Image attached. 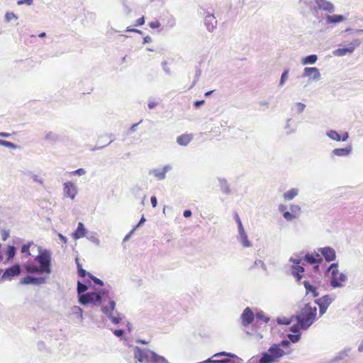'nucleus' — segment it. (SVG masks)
Segmentation results:
<instances>
[{
	"label": "nucleus",
	"mask_w": 363,
	"mask_h": 363,
	"mask_svg": "<svg viewBox=\"0 0 363 363\" xmlns=\"http://www.w3.org/2000/svg\"><path fill=\"white\" fill-rule=\"evenodd\" d=\"M79 303L83 306H100L101 312L115 325L119 324L123 319L121 313L116 310V303L110 297L108 288L86 293L79 297Z\"/></svg>",
	"instance_id": "f257e3e1"
},
{
	"label": "nucleus",
	"mask_w": 363,
	"mask_h": 363,
	"mask_svg": "<svg viewBox=\"0 0 363 363\" xmlns=\"http://www.w3.org/2000/svg\"><path fill=\"white\" fill-rule=\"evenodd\" d=\"M38 255L35 257L39 266L34 264L31 262H27L24 264L26 271L29 274H48L51 273V252L48 250H43L39 247Z\"/></svg>",
	"instance_id": "f03ea898"
},
{
	"label": "nucleus",
	"mask_w": 363,
	"mask_h": 363,
	"mask_svg": "<svg viewBox=\"0 0 363 363\" xmlns=\"http://www.w3.org/2000/svg\"><path fill=\"white\" fill-rule=\"evenodd\" d=\"M317 316V307L311 303H306L296 315L297 323L301 329L307 330L315 321Z\"/></svg>",
	"instance_id": "7ed1b4c3"
},
{
	"label": "nucleus",
	"mask_w": 363,
	"mask_h": 363,
	"mask_svg": "<svg viewBox=\"0 0 363 363\" xmlns=\"http://www.w3.org/2000/svg\"><path fill=\"white\" fill-rule=\"evenodd\" d=\"M134 357L140 363H169L162 356L150 350H142L138 347L134 349Z\"/></svg>",
	"instance_id": "20e7f679"
},
{
	"label": "nucleus",
	"mask_w": 363,
	"mask_h": 363,
	"mask_svg": "<svg viewBox=\"0 0 363 363\" xmlns=\"http://www.w3.org/2000/svg\"><path fill=\"white\" fill-rule=\"evenodd\" d=\"M285 354L284 351L280 347V345L274 344L268 350L267 352L262 354L259 360V363H273L276 359L281 357ZM250 363H253L254 359H251Z\"/></svg>",
	"instance_id": "39448f33"
},
{
	"label": "nucleus",
	"mask_w": 363,
	"mask_h": 363,
	"mask_svg": "<svg viewBox=\"0 0 363 363\" xmlns=\"http://www.w3.org/2000/svg\"><path fill=\"white\" fill-rule=\"evenodd\" d=\"M337 267V263H333L327 269L328 272H331L330 285L333 289L343 287L344 283L347 281V275L342 272H340Z\"/></svg>",
	"instance_id": "423d86ee"
},
{
	"label": "nucleus",
	"mask_w": 363,
	"mask_h": 363,
	"mask_svg": "<svg viewBox=\"0 0 363 363\" xmlns=\"http://www.w3.org/2000/svg\"><path fill=\"white\" fill-rule=\"evenodd\" d=\"M313 16L318 17L320 11H325L328 13H334L335 7L334 4L328 0H315V7L312 8Z\"/></svg>",
	"instance_id": "0eeeda50"
},
{
	"label": "nucleus",
	"mask_w": 363,
	"mask_h": 363,
	"mask_svg": "<svg viewBox=\"0 0 363 363\" xmlns=\"http://www.w3.org/2000/svg\"><path fill=\"white\" fill-rule=\"evenodd\" d=\"M360 40L354 39L351 43H348L347 47L334 50L333 51V55L337 57H342L347 54H352L354 50L360 45Z\"/></svg>",
	"instance_id": "6e6552de"
},
{
	"label": "nucleus",
	"mask_w": 363,
	"mask_h": 363,
	"mask_svg": "<svg viewBox=\"0 0 363 363\" xmlns=\"http://www.w3.org/2000/svg\"><path fill=\"white\" fill-rule=\"evenodd\" d=\"M335 295H325L320 298L315 300V305L319 306V313L323 315L327 311L328 306L334 301Z\"/></svg>",
	"instance_id": "1a4fd4ad"
},
{
	"label": "nucleus",
	"mask_w": 363,
	"mask_h": 363,
	"mask_svg": "<svg viewBox=\"0 0 363 363\" xmlns=\"http://www.w3.org/2000/svg\"><path fill=\"white\" fill-rule=\"evenodd\" d=\"M298 6L300 12L303 16H308V14L313 15V7H315V3L313 4L312 0H299Z\"/></svg>",
	"instance_id": "9d476101"
},
{
	"label": "nucleus",
	"mask_w": 363,
	"mask_h": 363,
	"mask_svg": "<svg viewBox=\"0 0 363 363\" xmlns=\"http://www.w3.org/2000/svg\"><path fill=\"white\" fill-rule=\"evenodd\" d=\"M21 273V267L20 265L16 264L13 265L11 267L7 268L3 275L1 276L2 280L10 279L11 277H17Z\"/></svg>",
	"instance_id": "9b49d317"
},
{
	"label": "nucleus",
	"mask_w": 363,
	"mask_h": 363,
	"mask_svg": "<svg viewBox=\"0 0 363 363\" xmlns=\"http://www.w3.org/2000/svg\"><path fill=\"white\" fill-rule=\"evenodd\" d=\"M255 318V314L252 310L247 307L242 312L240 316L242 325L245 327L248 326L252 323Z\"/></svg>",
	"instance_id": "f8f14e48"
},
{
	"label": "nucleus",
	"mask_w": 363,
	"mask_h": 363,
	"mask_svg": "<svg viewBox=\"0 0 363 363\" xmlns=\"http://www.w3.org/2000/svg\"><path fill=\"white\" fill-rule=\"evenodd\" d=\"M45 279L44 277H34L30 275H27L20 281L21 284H33V285H41L45 283Z\"/></svg>",
	"instance_id": "ddd939ff"
},
{
	"label": "nucleus",
	"mask_w": 363,
	"mask_h": 363,
	"mask_svg": "<svg viewBox=\"0 0 363 363\" xmlns=\"http://www.w3.org/2000/svg\"><path fill=\"white\" fill-rule=\"evenodd\" d=\"M64 195L67 197L74 199L77 194V186L71 182H67L64 184Z\"/></svg>",
	"instance_id": "4468645a"
},
{
	"label": "nucleus",
	"mask_w": 363,
	"mask_h": 363,
	"mask_svg": "<svg viewBox=\"0 0 363 363\" xmlns=\"http://www.w3.org/2000/svg\"><path fill=\"white\" fill-rule=\"evenodd\" d=\"M324 259L327 262H332L336 258V252L331 247H324L318 249Z\"/></svg>",
	"instance_id": "2eb2a0df"
},
{
	"label": "nucleus",
	"mask_w": 363,
	"mask_h": 363,
	"mask_svg": "<svg viewBox=\"0 0 363 363\" xmlns=\"http://www.w3.org/2000/svg\"><path fill=\"white\" fill-rule=\"evenodd\" d=\"M170 169H172V166L169 164H167L162 169H150L149 171V174L154 175L158 180H163L166 178V173Z\"/></svg>",
	"instance_id": "dca6fc26"
},
{
	"label": "nucleus",
	"mask_w": 363,
	"mask_h": 363,
	"mask_svg": "<svg viewBox=\"0 0 363 363\" xmlns=\"http://www.w3.org/2000/svg\"><path fill=\"white\" fill-rule=\"evenodd\" d=\"M204 24L207 30L213 33L217 26V20L213 14L208 13L204 19Z\"/></svg>",
	"instance_id": "f3484780"
},
{
	"label": "nucleus",
	"mask_w": 363,
	"mask_h": 363,
	"mask_svg": "<svg viewBox=\"0 0 363 363\" xmlns=\"http://www.w3.org/2000/svg\"><path fill=\"white\" fill-rule=\"evenodd\" d=\"M311 76H312L313 79L319 80L320 78L319 69L316 67H305L302 77H306Z\"/></svg>",
	"instance_id": "a211bd4d"
},
{
	"label": "nucleus",
	"mask_w": 363,
	"mask_h": 363,
	"mask_svg": "<svg viewBox=\"0 0 363 363\" xmlns=\"http://www.w3.org/2000/svg\"><path fill=\"white\" fill-rule=\"evenodd\" d=\"M305 269L301 265H292L291 267V273L296 279L297 282H300L301 279L303 277V272Z\"/></svg>",
	"instance_id": "6ab92c4d"
},
{
	"label": "nucleus",
	"mask_w": 363,
	"mask_h": 363,
	"mask_svg": "<svg viewBox=\"0 0 363 363\" xmlns=\"http://www.w3.org/2000/svg\"><path fill=\"white\" fill-rule=\"evenodd\" d=\"M87 233V230L84 227V225L82 222H79L76 230L73 233L72 236L74 240H79L84 238Z\"/></svg>",
	"instance_id": "aec40b11"
},
{
	"label": "nucleus",
	"mask_w": 363,
	"mask_h": 363,
	"mask_svg": "<svg viewBox=\"0 0 363 363\" xmlns=\"http://www.w3.org/2000/svg\"><path fill=\"white\" fill-rule=\"evenodd\" d=\"M346 18L342 15L335 14V15H326L325 22L326 24H337L343 22Z\"/></svg>",
	"instance_id": "412c9836"
},
{
	"label": "nucleus",
	"mask_w": 363,
	"mask_h": 363,
	"mask_svg": "<svg viewBox=\"0 0 363 363\" xmlns=\"http://www.w3.org/2000/svg\"><path fill=\"white\" fill-rule=\"evenodd\" d=\"M237 239L244 247H250L252 246V244L248 240L247 235L245 230L238 231Z\"/></svg>",
	"instance_id": "4be33fe9"
},
{
	"label": "nucleus",
	"mask_w": 363,
	"mask_h": 363,
	"mask_svg": "<svg viewBox=\"0 0 363 363\" xmlns=\"http://www.w3.org/2000/svg\"><path fill=\"white\" fill-rule=\"evenodd\" d=\"M305 260L309 264H319L322 262V258L318 253H307L305 257Z\"/></svg>",
	"instance_id": "5701e85b"
},
{
	"label": "nucleus",
	"mask_w": 363,
	"mask_h": 363,
	"mask_svg": "<svg viewBox=\"0 0 363 363\" xmlns=\"http://www.w3.org/2000/svg\"><path fill=\"white\" fill-rule=\"evenodd\" d=\"M352 146H347L344 148H335L332 151V155L338 157H345L352 152Z\"/></svg>",
	"instance_id": "b1692460"
},
{
	"label": "nucleus",
	"mask_w": 363,
	"mask_h": 363,
	"mask_svg": "<svg viewBox=\"0 0 363 363\" xmlns=\"http://www.w3.org/2000/svg\"><path fill=\"white\" fill-rule=\"evenodd\" d=\"M192 140V136L189 134H183L177 138V143L182 146L187 145Z\"/></svg>",
	"instance_id": "393cba45"
},
{
	"label": "nucleus",
	"mask_w": 363,
	"mask_h": 363,
	"mask_svg": "<svg viewBox=\"0 0 363 363\" xmlns=\"http://www.w3.org/2000/svg\"><path fill=\"white\" fill-rule=\"evenodd\" d=\"M298 194V189L293 188L287 191L283 194V198L285 201H291Z\"/></svg>",
	"instance_id": "a878e982"
},
{
	"label": "nucleus",
	"mask_w": 363,
	"mask_h": 363,
	"mask_svg": "<svg viewBox=\"0 0 363 363\" xmlns=\"http://www.w3.org/2000/svg\"><path fill=\"white\" fill-rule=\"evenodd\" d=\"M303 284L306 290V294L312 293L313 297L318 296L317 289L310 284L308 281H303Z\"/></svg>",
	"instance_id": "bb28decb"
},
{
	"label": "nucleus",
	"mask_w": 363,
	"mask_h": 363,
	"mask_svg": "<svg viewBox=\"0 0 363 363\" xmlns=\"http://www.w3.org/2000/svg\"><path fill=\"white\" fill-rule=\"evenodd\" d=\"M351 351V348L347 347L344 350L340 351L335 356L333 361H339L345 359L346 357L348 356L349 353Z\"/></svg>",
	"instance_id": "cd10ccee"
},
{
	"label": "nucleus",
	"mask_w": 363,
	"mask_h": 363,
	"mask_svg": "<svg viewBox=\"0 0 363 363\" xmlns=\"http://www.w3.org/2000/svg\"><path fill=\"white\" fill-rule=\"evenodd\" d=\"M69 314L75 315L77 318L83 320V310L77 306H74L70 308Z\"/></svg>",
	"instance_id": "c85d7f7f"
},
{
	"label": "nucleus",
	"mask_w": 363,
	"mask_h": 363,
	"mask_svg": "<svg viewBox=\"0 0 363 363\" xmlns=\"http://www.w3.org/2000/svg\"><path fill=\"white\" fill-rule=\"evenodd\" d=\"M218 182L220 186V189L222 192H223L225 194H230L231 191L228 185V182L225 179L223 178H219Z\"/></svg>",
	"instance_id": "c756f323"
},
{
	"label": "nucleus",
	"mask_w": 363,
	"mask_h": 363,
	"mask_svg": "<svg viewBox=\"0 0 363 363\" xmlns=\"http://www.w3.org/2000/svg\"><path fill=\"white\" fill-rule=\"evenodd\" d=\"M44 140L50 143H55L59 140V135L53 132H48L44 136Z\"/></svg>",
	"instance_id": "7c9ffc66"
},
{
	"label": "nucleus",
	"mask_w": 363,
	"mask_h": 363,
	"mask_svg": "<svg viewBox=\"0 0 363 363\" xmlns=\"http://www.w3.org/2000/svg\"><path fill=\"white\" fill-rule=\"evenodd\" d=\"M318 57L316 55H310L302 59L301 63L303 65H313L316 62Z\"/></svg>",
	"instance_id": "2f4dec72"
},
{
	"label": "nucleus",
	"mask_w": 363,
	"mask_h": 363,
	"mask_svg": "<svg viewBox=\"0 0 363 363\" xmlns=\"http://www.w3.org/2000/svg\"><path fill=\"white\" fill-rule=\"evenodd\" d=\"M326 135L333 140L341 141V135L335 130H330L327 131Z\"/></svg>",
	"instance_id": "473e14b6"
},
{
	"label": "nucleus",
	"mask_w": 363,
	"mask_h": 363,
	"mask_svg": "<svg viewBox=\"0 0 363 363\" xmlns=\"http://www.w3.org/2000/svg\"><path fill=\"white\" fill-rule=\"evenodd\" d=\"M88 287L86 284H82L79 281L77 282V294H78V298L80 297L82 295H84L86 293V291L87 290Z\"/></svg>",
	"instance_id": "72a5a7b5"
},
{
	"label": "nucleus",
	"mask_w": 363,
	"mask_h": 363,
	"mask_svg": "<svg viewBox=\"0 0 363 363\" xmlns=\"http://www.w3.org/2000/svg\"><path fill=\"white\" fill-rule=\"evenodd\" d=\"M289 69H285L284 70V72H282L281 76V79H280V81H279V87L284 86V85L285 84L286 82L288 80V79H289Z\"/></svg>",
	"instance_id": "f704fd0d"
},
{
	"label": "nucleus",
	"mask_w": 363,
	"mask_h": 363,
	"mask_svg": "<svg viewBox=\"0 0 363 363\" xmlns=\"http://www.w3.org/2000/svg\"><path fill=\"white\" fill-rule=\"evenodd\" d=\"M306 105L301 102H297L294 104V106L292 107V110L296 111V112L298 114H300L303 113L305 110Z\"/></svg>",
	"instance_id": "c9c22d12"
},
{
	"label": "nucleus",
	"mask_w": 363,
	"mask_h": 363,
	"mask_svg": "<svg viewBox=\"0 0 363 363\" xmlns=\"http://www.w3.org/2000/svg\"><path fill=\"white\" fill-rule=\"evenodd\" d=\"M87 239L89 240L93 243L96 244V245H99L100 243V241L98 238L97 233L95 232H91L88 233V235L86 236Z\"/></svg>",
	"instance_id": "e433bc0d"
},
{
	"label": "nucleus",
	"mask_w": 363,
	"mask_h": 363,
	"mask_svg": "<svg viewBox=\"0 0 363 363\" xmlns=\"http://www.w3.org/2000/svg\"><path fill=\"white\" fill-rule=\"evenodd\" d=\"M290 212L293 214L295 218H298L301 214V207L298 205H291L290 206Z\"/></svg>",
	"instance_id": "4c0bfd02"
},
{
	"label": "nucleus",
	"mask_w": 363,
	"mask_h": 363,
	"mask_svg": "<svg viewBox=\"0 0 363 363\" xmlns=\"http://www.w3.org/2000/svg\"><path fill=\"white\" fill-rule=\"evenodd\" d=\"M258 267H260L265 272H267V270L266 264L264 263L263 261H262L260 259H256L254 262L253 265L251 267V269H254V268H256Z\"/></svg>",
	"instance_id": "58836bf2"
},
{
	"label": "nucleus",
	"mask_w": 363,
	"mask_h": 363,
	"mask_svg": "<svg viewBox=\"0 0 363 363\" xmlns=\"http://www.w3.org/2000/svg\"><path fill=\"white\" fill-rule=\"evenodd\" d=\"M287 337L289 339V341H291L293 343H296L300 340L301 333L288 334Z\"/></svg>",
	"instance_id": "ea45409f"
},
{
	"label": "nucleus",
	"mask_w": 363,
	"mask_h": 363,
	"mask_svg": "<svg viewBox=\"0 0 363 363\" xmlns=\"http://www.w3.org/2000/svg\"><path fill=\"white\" fill-rule=\"evenodd\" d=\"M16 250V249L13 245H9L8 247V249L6 251V254L8 255V259H11L15 256Z\"/></svg>",
	"instance_id": "a19ab883"
},
{
	"label": "nucleus",
	"mask_w": 363,
	"mask_h": 363,
	"mask_svg": "<svg viewBox=\"0 0 363 363\" xmlns=\"http://www.w3.org/2000/svg\"><path fill=\"white\" fill-rule=\"evenodd\" d=\"M0 145L4 146L6 147L11 148V149H16L17 147L14 143H13L11 142L3 140H0Z\"/></svg>",
	"instance_id": "79ce46f5"
},
{
	"label": "nucleus",
	"mask_w": 363,
	"mask_h": 363,
	"mask_svg": "<svg viewBox=\"0 0 363 363\" xmlns=\"http://www.w3.org/2000/svg\"><path fill=\"white\" fill-rule=\"evenodd\" d=\"M33 244V242H28V244H24L23 245V246L21 247V252L22 253H26L27 255L30 256V245Z\"/></svg>",
	"instance_id": "37998d69"
},
{
	"label": "nucleus",
	"mask_w": 363,
	"mask_h": 363,
	"mask_svg": "<svg viewBox=\"0 0 363 363\" xmlns=\"http://www.w3.org/2000/svg\"><path fill=\"white\" fill-rule=\"evenodd\" d=\"M89 277L94 281V284H98L99 286H104V282L100 279L94 277L93 274L88 273Z\"/></svg>",
	"instance_id": "c03bdc74"
},
{
	"label": "nucleus",
	"mask_w": 363,
	"mask_h": 363,
	"mask_svg": "<svg viewBox=\"0 0 363 363\" xmlns=\"http://www.w3.org/2000/svg\"><path fill=\"white\" fill-rule=\"evenodd\" d=\"M291 118H288L286 120V124L285 125V129L286 130V133L287 134H291V133H295L296 131V128H290V122H291Z\"/></svg>",
	"instance_id": "a18cd8bd"
},
{
	"label": "nucleus",
	"mask_w": 363,
	"mask_h": 363,
	"mask_svg": "<svg viewBox=\"0 0 363 363\" xmlns=\"http://www.w3.org/2000/svg\"><path fill=\"white\" fill-rule=\"evenodd\" d=\"M235 220L238 224V231L245 230L242 221L238 213H235Z\"/></svg>",
	"instance_id": "49530a36"
},
{
	"label": "nucleus",
	"mask_w": 363,
	"mask_h": 363,
	"mask_svg": "<svg viewBox=\"0 0 363 363\" xmlns=\"http://www.w3.org/2000/svg\"><path fill=\"white\" fill-rule=\"evenodd\" d=\"M256 318L263 320L264 323H267L269 320V318L266 317L263 312H259L256 314Z\"/></svg>",
	"instance_id": "de8ad7c7"
},
{
	"label": "nucleus",
	"mask_w": 363,
	"mask_h": 363,
	"mask_svg": "<svg viewBox=\"0 0 363 363\" xmlns=\"http://www.w3.org/2000/svg\"><path fill=\"white\" fill-rule=\"evenodd\" d=\"M17 19L18 17L13 12H7L5 14V21L9 22L11 19Z\"/></svg>",
	"instance_id": "09e8293b"
},
{
	"label": "nucleus",
	"mask_w": 363,
	"mask_h": 363,
	"mask_svg": "<svg viewBox=\"0 0 363 363\" xmlns=\"http://www.w3.org/2000/svg\"><path fill=\"white\" fill-rule=\"evenodd\" d=\"M283 216L287 221H291L296 218L295 216H294L293 214L289 211H285L283 213Z\"/></svg>",
	"instance_id": "8fccbe9b"
},
{
	"label": "nucleus",
	"mask_w": 363,
	"mask_h": 363,
	"mask_svg": "<svg viewBox=\"0 0 363 363\" xmlns=\"http://www.w3.org/2000/svg\"><path fill=\"white\" fill-rule=\"evenodd\" d=\"M86 173V171L83 168H79L75 171H73L71 174L72 175L82 176Z\"/></svg>",
	"instance_id": "3c124183"
},
{
	"label": "nucleus",
	"mask_w": 363,
	"mask_h": 363,
	"mask_svg": "<svg viewBox=\"0 0 363 363\" xmlns=\"http://www.w3.org/2000/svg\"><path fill=\"white\" fill-rule=\"evenodd\" d=\"M301 261V258H294L293 257H291L289 259V262H292L294 264L293 265H300Z\"/></svg>",
	"instance_id": "603ef678"
},
{
	"label": "nucleus",
	"mask_w": 363,
	"mask_h": 363,
	"mask_svg": "<svg viewBox=\"0 0 363 363\" xmlns=\"http://www.w3.org/2000/svg\"><path fill=\"white\" fill-rule=\"evenodd\" d=\"M30 177L33 179L34 182H36L40 184L43 183V179L36 174H31Z\"/></svg>",
	"instance_id": "864d4df0"
},
{
	"label": "nucleus",
	"mask_w": 363,
	"mask_h": 363,
	"mask_svg": "<svg viewBox=\"0 0 363 363\" xmlns=\"http://www.w3.org/2000/svg\"><path fill=\"white\" fill-rule=\"evenodd\" d=\"M33 2V0H18L17 1L18 5H23V4H27L28 6H30Z\"/></svg>",
	"instance_id": "5fc2aeb1"
},
{
	"label": "nucleus",
	"mask_w": 363,
	"mask_h": 363,
	"mask_svg": "<svg viewBox=\"0 0 363 363\" xmlns=\"http://www.w3.org/2000/svg\"><path fill=\"white\" fill-rule=\"evenodd\" d=\"M300 326L298 325V323L297 325H294L293 326H291L290 328V330L294 333V334H297V333H299V329H300Z\"/></svg>",
	"instance_id": "6e6d98bb"
},
{
	"label": "nucleus",
	"mask_w": 363,
	"mask_h": 363,
	"mask_svg": "<svg viewBox=\"0 0 363 363\" xmlns=\"http://www.w3.org/2000/svg\"><path fill=\"white\" fill-rule=\"evenodd\" d=\"M201 74V71L200 69L196 70V75H195V79L193 82V84L191 87H193L196 83L197 82L198 79H199L200 76Z\"/></svg>",
	"instance_id": "4d7b16f0"
},
{
	"label": "nucleus",
	"mask_w": 363,
	"mask_h": 363,
	"mask_svg": "<svg viewBox=\"0 0 363 363\" xmlns=\"http://www.w3.org/2000/svg\"><path fill=\"white\" fill-rule=\"evenodd\" d=\"M161 26L160 23L158 21H152L149 23V26L151 28H157Z\"/></svg>",
	"instance_id": "13d9d810"
},
{
	"label": "nucleus",
	"mask_w": 363,
	"mask_h": 363,
	"mask_svg": "<svg viewBox=\"0 0 363 363\" xmlns=\"http://www.w3.org/2000/svg\"><path fill=\"white\" fill-rule=\"evenodd\" d=\"M277 323L279 324H283V325H289L291 321L289 320L288 319L284 318L283 319L281 318H278L277 319Z\"/></svg>",
	"instance_id": "bf43d9fd"
},
{
	"label": "nucleus",
	"mask_w": 363,
	"mask_h": 363,
	"mask_svg": "<svg viewBox=\"0 0 363 363\" xmlns=\"http://www.w3.org/2000/svg\"><path fill=\"white\" fill-rule=\"evenodd\" d=\"M78 274H79V276L82 278L85 277L86 274L88 275V273L86 272V271L85 269H84L83 268H80L78 269Z\"/></svg>",
	"instance_id": "052dcab7"
},
{
	"label": "nucleus",
	"mask_w": 363,
	"mask_h": 363,
	"mask_svg": "<svg viewBox=\"0 0 363 363\" xmlns=\"http://www.w3.org/2000/svg\"><path fill=\"white\" fill-rule=\"evenodd\" d=\"M113 333L117 337H122L124 334V330L122 329L114 330Z\"/></svg>",
	"instance_id": "680f3d73"
},
{
	"label": "nucleus",
	"mask_w": 363,
	"mask_h": 363,
	"mask_svg": "<svg viewBox=\"0 0 363 363\" xmlns=\"http://www.w3.org/2000/svg\"><path fill=\"white\" fill-rule=\"evenodd\" d=\"M135 230V228H133L130 232L128 234H127L125 238H123V242H126L128 241L130 238L131 237V235L133 234L134 231Z\"/></svg>",
	"instance_id": "e2e57ef3"
},
{
	"label": "nucleus",
	"mask_w": 363,
	"mask_h": 363,
	"mask_svg": "<svg viewBox=\"0 0 363 363\" xmlns=\"http://www.w3.org/2000/svg\"><path fill=\"white\" fill-rule=\"evenodd\" d=\"M9 231H7V230H2L1 232V237H2V240H6L7 238H9Z\"/></svg>",
	"instance_id": "0e129e2a"
},
{
	"label": "nucleus",
	"mask_w": 363,
	"mask_h": 363,
	"mask_svg": "<svg viewBox=\"0 0 363 363\" xmlns=\"http://www.w3.org/2000/svg\"><path fill=\"white\" fill-rule=\"evenodd\" d=\"M157 105V103L154 101H149L147 106L150 109H153Z\"/></svg>",
	"instance_id": "69168bd1"
},
{
	"label": "nucleus",
	"mask_w": 363,
	"mask_h": 363,
	"mask_svg": "<svg viewBox=\"0 0 363 363\" xmlns=\"http://www.w3.org/2000/svg\"><path fill=\"white\" fill-rule=\"evenodd\" d=\"M204 103H205L204 100L196 101L194 103V106L196 108H199L201 106H202Z\"/></svg>",
	"instance_id": "338daca9"
},
{
	"label": "nucleus",
	"mask_w": 363,
	"mask_h": 363,
	"mask_svg": "<svg viewBox=\"0 0 363 363\" xmlns=\"http://www.w3.org/2000/svg\"><path fill=\"white\" fill-rule=\"evenodd\" d=\"M280 347H288L290 345V342L289 340H282L281 342H280Z\"/></svg>",
	"instance_id": "774afa93"
}]
</instances>
